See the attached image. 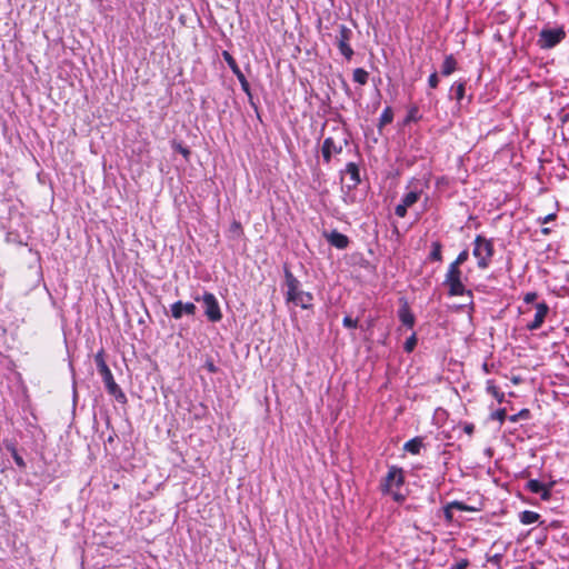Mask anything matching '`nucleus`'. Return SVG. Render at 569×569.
Segmentation results:
<instances>
[{"instance_id":"f257e3e1","label":"nucleus","mask_w":569,"mask_h":569,"mask_svg":"<svg viewBox=\"0 0 569 569\" xmlns=\"http://www.w3.org/2000/svg\"><path fill=\"white\" fill-rule=\"evenodd\" d=\"M284 282L287 287L286 301L291 302L301 309H311L313 296L311 292L303 291L300 288V281L293 276V273L284 268Z\"/></svg>"},{"instance_id":"f03ea898","label":"nucleus","mask_w":569,"mask_h":569,"mask_svg":"<svg viewBox=\"0 0 569 569\" xmlns=\"http://www.w3.org/2000/svg\"><path fill=\"white\" fill-rule=\"evenodd\" d=\"M94 362L100 376L102 377L107 391L112 395L120 403H124L127 401V397L113 379L112 372L106 362L103 349L96 353Z\"/></svg>"},{"instance_id":"7ed1b4c3","label":"nucleus","mask_w":569,"mask_h":569,"mask_svg":"<svg viewBox=\"0 0 569 569\" xmlns=\"http://www.w3.org/2000/svg\"><path fill=\"white\" fill-rule=\"evenodd\" d=\"M403 483V470L400 467L391 466L381 482V491L385 495H391L395 501L402 502L406 497L399 490Z\"/></svg>"},{"instance_id":"20e7f679","label":"nucleus","mask_w":569,"mask_h":569,"mask_svg":"<svg viewBox=\"0 0 569 569\" xmlns=\"http://www.w3.org/2000/svg\"><path fill=\"white\" fill-rule=\"evenodd\" d=\"M473 256L477 258L479 269H487L495 253L493 242L481 234L476 236L473 241Z\"/></svg>"},{"instance_id":"39448f33","label":"nucleus","mask_w":569,"mask_h":569,"mask_svg":"<svg viewBox=\"0 0 569 569\" xmlns=\"http://www.w3.org/2000/svg\"><path fill=\"white\" fill-rule=\"evenodd\" d=\"M443 286L448 288L450 297L463 296L466 293L471 295V291L467 290L462 282V271L456 264H449L445 274Z\"/></svg>"},{"instance_id":"423d86ee","label":"nucleus","mask_w":569,"mask_h":569,"mask_svg":"<svg viewBox=\"0 0 569 569\" xmlns=\"http://www.w3.org/2000/svg\"><path fill=\"white\" fill-rule=\"evenodd\" d=\"M566 38L563 28H543L537 40V44L541 49H551L559 44Z\"/></svg>"},{"instance_id":"0eeeda50","label":"nucleus","mask_w":569,"mask_h":569,"mask_svg":"<svg viewBox=\"0 0 569 569\" xmlns=\"http://www.w3.org/2000/svg\"><path fill=\"white\" fill-rule=\"evenodd\" d=\"M352 36H353L352 30L350 28H348L347 26L340 24L338 27V34L336 36V44L339 49V52L348 61H350L355 54V51L350 46Z\"/></svg>"},{"instance_id":"6e6552de","label":"nucleus","mask_w":569,"mask_h":569,"mask_svg":"<svg viewBox=\"0 0 569 569\" xmlns=\"http://www.w3.org/2000/svg\"><path fill=\"white\" fill-rule=\"evenodd\" d=\"M196 301H202L204 306V315L211 322H219L222 319L219 302L211 292H204L201 298L196 297Z\"/></svg>"},{"instance_id":"1a4fd4ad","label":"nucleus","mask_w":569,"mask_h":569,"mask_svg":"<svg viewBox=\"0 0 569 569\" xmlns=\"http://www.w3.org/2000/svg\"><path fill=\"white\" fill-rule=\"evenodd\" d=\"M421 192L418 190H411L407 192L402 198L400 203H398L395 208V213L399 218H405L408 211V208H411L417 201L420 199Z\"/></svg>"},{"instance_id":"9d476101","label":"nucleus","mask_w":569,"mask_h":569,"mask_svg":"<svg viewBox=\"0 0 569 569\" xmlns=\"http://www.w3.org/2000/svg\"><path fill=\"white\" fill-rule=\"evenodd\" d=\"M171 316L174 319H181L183 315L194 316L197 311V307L192 302H182L177 301L170 307Z\"/></svg>"},{"instance_id":"9b49d317","label":"nucleus","mask_w":569,"mask_h":569,"mask_svg":"<svg viewBox=\"0 0 569 569\" xmlns=\"http://www.w3.org/2000/svg\"><path fill=\"white\" fill-rule=\"evenodd\" d=\"M526 488L532 493L540 495V498L545 501L549 500L551 497L552 483L545 485L537 479H530L527 482Z\"/></svg>"},{"instance_id":"f8f14e48","label":"nucleus","mask_w":569,"mask_h":569,"mask_svg":"<svg viewBox=\"0 0 569 569\" xmlns=\"http://www.w3.org/2000/svg\"><path fill=\"white\" fill-rule=\"evenodd\" d=\"M549 312V306L546 302H539L536 305V315L531 322L527 323V329L530 331L539 329L547 315Z\"/></svg>"},{"instance_id":"ddd939ff","label":"nucleus","mask_w":569,"mask_h":569,"mask_svg":"<svg viewBox=\"0 0 569 569\" xmlns=\"http://www.w3.org/2000/svg\"><path fill=\"white\" fill-rule=\"evenodd\" d=\"M342 151V146L337 144L336 141L328 137L323 140L321 152L325 162L329 163L332 154H338Z\"/></svg>"},{"instance_id":"4468645a","label":"nucleus","mask_w":569,"mask_h":569,"mask_svg":"<svg viewBox=\"0 0 569 569\" xmlns=\"http://www.w3.org/2000/svg\"><path fill=\"white\" fill-rule=\"evenodd\" d=\"M325 237L332 247L340 250L346 249L349 244V238L337 230H332L329 233H325Z\"/></svg>"},{"instance_id":"2eb2a0df","label":"nucleus","mask_w":569,"mask_h":569,"mask_svg":"<svg viewBox=\"0 0 569 569\" xmlns=\"http://www.w3.org/2000/svg\"><path fill=\"white\" fill-rule=\"evenodd\" d=\"M345 172L349 176L351 183L348 186L349 188H355L360 183V173L359 168L355 162H349L346 166Z\"/></svg>"},{"instance_id":"dca6fc26","label":"nucleus","mask_w":569,"mask_h":569,"mask_svg":"<svg viewBox=\"0 0 569 569\" xmlns=\"http://www.w3.org/2000/svg\"><path fill=\"white\" fill-rule=\"evenodd\" d=\"M399 319L400 321L407 326L408 328H412L413 325H415V316L412 315V312L410 311L409 307L407 303H405L400 309H399Z\"/></svg>"},{"instance_id":"f3484780","label":"nucleus","mask_w":569,"mask_h":569,"mask_svg":"<svg viewBox=\"0 0 569 569\" xmlns=\"http://www.w3.org/2000/svg\"><path fill=\"white\" fill-rule=\"evenodd\" d=\"M456 69H457V60L455 59V57L452 54L446 56L442 67H441V73L447 77V76H450L451 73H453L456 71Z\"/></svg>"},{"instance_id":"a211bd4d","label":"nucleus","mask_w":569,"mask_h":569,"mask_svg":"<svg viewBox=\"0 0 569 569\" xmlns=\"http://www.w3.org/2000/svg\"><path fill=\"white\" fill-rule=\"evenodd\" d=\"M222 58L227 62L228 67L231 69L233 74L238 78L239 76L243 74L240 70L236 59L231 56V53L227 50L222 51Z\"/></svg>"},{"instance_id":"6ab92c4d","label":"nucleus","mask_w":569,"mask_h":569,"mask_svg":"<svg viewBox=\"0 0 569 569\" xmlns=\"http://www.w3.org/2000/svg\"><path fill=\"white\" fill-rule=\"evenodd\" d=\"M422 439L419 437L412 438L407 441L403 446V449L412 455H419L422 448Z\"/></svg>"},{"instance_id":"aec40b11","label":"nucleus","mask_w":569,"mask_h":569,"mask_svg":"<svg viewBox=\"0 0 569 569\" xmlns=\"http://www.w3.org/2000/svg\"><path fill=\"white\" fill-rule=\"evenodd\" d=\"M430 261H442V244L440 241L436 240L431 242V251L428 256Z\"/></svg>"},{"instance_id":"412c9836","label":"nucleus","mask_w":569,"mask_h":569,"mask_svg":"<svg viewBox=\"0 0 569 569\" xmlns=\"http://www.w3.org/2000/svg\"><path fill=\"white\" fill-rule=\"evenodd\" d=\"M486 390L488 393L495 397L499 403L505 401V393L499 390L493 380H487Z\"/></svg>"},{"instance_id":"4be33fe9","label":"nucleus","mask_w":569,"mask_h":569,"mask_svg":"<svg viewBox=\"0 0 569 569\" xmlns=\"http://www.w3.org/2000/svg\"><path fill=\"white\" fill-rule=\"evenodd\" d=\"M540 518V515L535 512V511H530V510H525L522 511L520 515H519V519H520V522L522 525H531V523H535L539 520Z\"/></svg>"},{"instance_id":"5701e85b","label":"nucleus","mask_w":569,"mask_h":569,"mask_svg":"<svg viewBox=\"0 0 569 569\" xmlns=\"http://www.w3.org/2000/svg\"><path fill=\"white\" fill-rule=\"evenodd\" d=\"M393 120V111L391 107H386L380 114L378 128L381 130L385 126L391 123Z\"/></svg>"},{"instance_id":"b1692460","label":"nucleus","mask_w":569,"mask_h":569,"mask_svg":"<svg viewBox=\"0 0 569 569\" xmlns=\"http://www.w3.org/2000/svg\"><path fill=\"white\" fill-rule=\"evenodd\" d=\"M352 77L355 82L365 86L368 82L369 73L362 68H357L353 70Z\"/></svg>"},{"instance_id":"393cba45","label":"nucleus","mask_w":569,"mask_h":569,"mask_svg":"<svg viewBox=\"0 0 569 569\" xmlns=\"http://www.w3.org/2000/svg\"><path fill=\"white\" fill-rule=\"evenodd\" d=\"M229 236L232 239H239L243 236V229L239 221L233 220L229 227Z\"/></svg>"},{"instance_id":"a878e982","label":"nucleus","mask_w":569,"mask_h":569,"mask_svg":"<svg viewBox=\"0 0 569 569\" xmlns=\"http://www.w3.org/2000/svg\"><path fill=\"white\" fill-rule=\"evenodd\" d=\"M455 99L460 102L465 97V82H455L451 87Z\"/></svg>"},{"instance_id":"bb28decb","label":"nucleus","mask_w":569,"mask_h":569,"mask_svg":"<svg viewBox=\"0 0 569 569\" xmlns=\"http://www.w3.org/2000/svg\"><path fill=\"white\" fill-rule=\"evenodd\" d=\"M530 418V410L529 409H521L518 413L509 416L508 419L510 422H517L520 419H529Z\"/></svg>"},{"instance_id":"cd10ccee","label":"nucleus","mask_w":569,"mask_h":569,"mask_svg":"<svg viewBox=\"0 0 569 569\" xmlns=\"http://www.w3.org/2000/svg\"><path fill=\"white\" fill-rule=\"evenodd\" d=\"M172 148H173L177 152L181 153L186 160H188V159H189L190 153H191V152H190V150H189V148L184 147L182 143L177 142V141H173V142H172Z\"/></svg>"},{"instance_id":"c85d7f7f","label":"nucleus","mask_w":569,"mask_h":569,"mask_svg":"<svg viewBox=\"0 0 569 569\" xmlns=\"http://www.w3.org/2000/svg\"><path fill=\"white\" fill-rule=\"evenodd\" d=\"M469 258V252L467 249L462 250L461 252H459V254L457 256V258L455 259V261H452L450 264H456V267H459L461 264H463Z\"/></svg>"},{"instance_id":"c756f323","label":"nucleus","mask_w":569,"mask_h":569,"mask_svg":"<svg viewBox=\"0 0 569 569\" xmlns=\"http://www.w3.org/2000/svg\"><path fill=\"white\" fill-rule=\"evenodd\" d=\"M449 503H450V507H452V509H457L460 511H469V512L476 511V508L470 507L461 501H452Z\"/></svg>"},{"instance_id":"7c9ffc66","label":"nucleus","mask_w":569,"mask_h":569,"mask_svg":"<svg viewBox=\"0 0 569 569\" xmlns=\"http://www.w3.org/2000/svg\"><path fill=\"white\" fill-rule=\"evenodd\" d=\"M417 346V337L416 333H412L405 342V350L407 352H411Z\"/></svg>"},{"instance_id":"2f4dec72","label":"nucleus","mask_w":569,"mask_h":569,"mask_svg":"<svg viewBox=\"0 0 569 569\" xmlns=\"http://www.w3.org/2000/svg\"><path fill=\"white\" fill-rule=\"evenodd\" d=\"M420 119V116H419V110L418 108L415 106V107H411L408 111V114L406 117V122H410V121H418Z\"/></svg>"},{"instance_id":"473e14b6","label":"nucleus","mask_w":569,"mask_h":569,"mask_svg":"<svg viewBox=\"0 0 569 569\" xmlns=\"http://www.w3.org/2000/svg\"><path fill=\"white\" fill-rule=\"evenodd\" d=\"M507 418V411L505 408L498 409L491 413V419L502 423Z\"/></svg>"},{"instance_id":"72a5a7b5","label":"nucleus","mask_w":569,"mask_h":569,"mask_svg":"<svg viewBox=\"0 0 569 569\" xmlns=\"http://www.w3.org/2000/svg\"><path fill=\"white\" fill-rule=\"evenodd\" d=\"M342 323L346 328L353 329L358 326V320L352 319L350 316H346L342 320Z\"/></svg>"},{"instance_id":"f704fd0d","label":"nucleus","mask_w":569,"mask_h":569,"mask_svg":"<svg viewBox=\"0 0 569 569\" xmlns=\"http://www.w3.org/2000/svg\"><path fill=\"white\" fill-rule=\"evenodd\" d=\"M241 84V89L248 94L250 96V84L249 82L247 81L244 74H241L237 78Z\"/></svg>"},{"instance_id":"c9c22d12","label":"nucleus","mask_w":569,"mask_h":569,"mask_svg":"<svg viewBox=\"0 0 569 569\" xmlns=\"http://www.w3.org/2000/svg\"><path fill=\"white\" fill-rule=\"evenodd\" d=\"M12 458L16 462V465L20 468H24L26 467V463H24V460L22 459V457L17 452L16 449L12 450Z\"/></svg>"},{"instance_id":"e433bc0d","label":"nucleus","mask_w":569,"mask_h":569,"mask_svg":"<svg viewBox=\"0 0 569 569\" xmlns=\"http://www.w3.org/2000/svg\"><path fill=\"white\" fill-rule=\"evenodd\" d=\"M438 83H439L438 74H437V72H432L429 76L428 84H429L430 88L435 89V88H437Z\"/></svg>"},{"instance_id":"4c0bfd02","label":"nucleus","mask_w":569,"mask_h":569,"mask_svg":"<svg viewBox=\"0 0 569 569\" xmlns=\"http://www.w3.org/2000/svg\"><path fill=\"white\" fill-rule=\"evenodd\" d=\"M443 515H445V519H446L447 522H451L453 520L452 507H450V503H448L443 508Z\"/></svg>"},{"instance_id":"58836bf2","label":"nucleus","mask_w":569,"mask_h":569,"mask_svg":"<svg viewBox=\"0 0 569 569\" xmlns=\"http://www.w3.org/2000/svg\"><path fill=\"white\" fill-rule=\"evenodd\" d=\"M556 217H557V214H556V213H549V214H547V216H545V217H539V218L537 219V221H538V223H540V224H546V223H548V222H550V221L555 220V219H556Z\"/></svg>"},{"instance_id":"ea45409f","label":"nucleus","mask_w":569,"mask_h":569,"mask_svg":"<svg viewBox=\"0 0 569 569\" xmlns=\"http://www.w3.org/2000/svg\"><path fill=\"white\" fill-rule=\"evenodd\" d=\"M538 295L535 291L527 292L523 297L526 303H531L537 299Z\"/></svg>"},{"instance_id":"a19ab883","label":"nucleus","mask_w":569,"mask_h":569,"mask_svg":"<svg viewBox=\"0 0 569 569\" xmlns=\"http://www.w3.org/2000/svg\"><path fill=\"white\" fill-rule=\"evenodd\" d=\"M462 428L468 436H471L475 431V426L470 422H465Z\"/></svg>"},{"instance_id":"79ce46f5","label":"nucleus","mask_w":569,"mask_h":569,"mask_svg":"<svg viewBox=\"0 0 569 569\" xmlns=\"http://www.w3.org/2000/svg\"><path fill=\"white\" fill-rule=\"evenodd\" d=\"M204 366L210 373H216L218 371L217 366L211 360H208Z\"/></svg>"},{"instance_id":"37998d69","label":"nucleus","mask_w":569,"mask_h":569,"mask_svg":"<svg viewBox=\"0 0 569 569\" xmlns=\"http://www.w3.org/2000/svg\"><path fill=\"white\" fill-rule=\"evenodd\" d=\"M501 558H502V556H501L500 553H496V555L491 556V557L488 559V561H489V562H492V563H496V565H499V563H500V561H501Z\"/></svg>"},{"instance_id":"c03bdc74","label":"nucleus","mask_w":569,"mask_h":569,"mask_svg":"<svg viewBox=\"0 0 569 569\" xmlns=\"http://www.w3.org/2000/svg\"><path fill=\"white\" fill-rule=\"evenodd\" d=\"M467 566H468V561L467 560H462V561L456 563L453 569H466Z\"/></svg>"},{"instance_id":"a18cd8bd","label":"nucleus","mask_w":569,"mask_h":569,"mask_svg":"<svg viewBox=\"0 0 569 569\" xmlns=\"http://www.w3.org/2000/svg\"><path fill=\"white\" fill-rule=\"evenodd\" d=\"M562 123H563V126H566L567 130L569 131V113L563 116Z\"/></svg>"},{"instance_id":"49530a36","label":"nucleus","mask_w":569,"mask_h":569,"mask_svg":"<svg viewBox=\"0 0 569 569\" xmlns=\"http://www.w3.org/2000/svg\"><path fill=\"white\" fill-rule=\"evenodd\" d=\"M550 232H551V229H550V228H548V227H543V228L541 229V233H542V234L548 236V234H550Z\"/></svg>"}]
</instances>
